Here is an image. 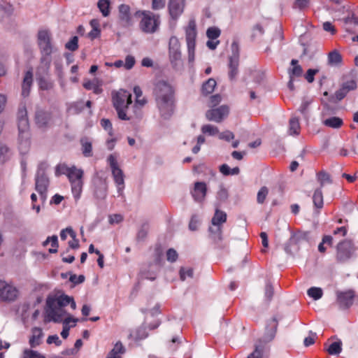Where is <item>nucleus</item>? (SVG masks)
<instances>
[{
  "label": "nucleus",
  "mask_w": 358,
  "mask_h": 358,
  "mask_svg": "<svg viewBox=\"0 0 358 358\" xmlns=\"http://www.w3.org/2000/svg\"><path fill=\"white\" fill-rule=\"evenodd\" d=\"M153 95L161 115L169 117L175 108V90L165 80L157 81L154 86Z\"/></svg>",
  "instance_id": "obj_1"
},
{
  "label": "nucleus",
  "mask_w": 358,
  "mask_h": 358,
  "mask_svg": "<svg viewBox=\"0 0 358 358\" xmlns=\"http://www.w3.org/2000/svg\"><path fill=\"white\" fill-rule=\"evenodd\" d=\"M17 120L19 131V150L21 153L24 154L27 152L31 145L29 123L25 105H22L19 107L17 113Z\"/></svg>",
  "instance_id": "obj_2"
},
{
  "label": "nucleus",
  "mask_w": 358,
  "mask_h": 358,
  "mask_svg": "<svg viewBox=\"0 0 358 358\" xmlns=\"http://www.w3.org/2000/svg\"><path fill=\"white\" fill-rule=\"evenodd\" d=\"M112 101L119 119L122 120L133 119V117L127 113L129 106L132 103L131 94L129 92L121 89L117 92H113Z\"/></svg>",
  "instance_id": "obj_3"
},
{
  "label": "nucleus",
  "mask_w": 358,
  "mask_h": 358,
  "mask_svg": "<svg viewBox=\"0 0 358 358\" xmlns=\"http://www.w3.org/2000/svg\"><path fill=\"white\" fill-rule=\"evenodd\" d=\"M37 39L38 45L41 54V64L46 69H48L52 62L51 55L55 50V48L52 44L51 34L48 30H40L38 33Z\"/></svg>",
  "instance_id": "obj_4"
},
{
  "label": "nucleus",
  "mask_w": 358,
  "mask_h": 358,
  "mask_svg": "<svg viewBox=\"0 0 358 358\" xmlns=\"http://www.w3.org/2000/svg\"><path fill=\"white\" fill-rule=\"evenodd\" d=\"M136 17H141L139 27L145 34H153L157 31L160 24L159 15L150 10H137L134 13Z\"/></svg>",
  "instance_id": "obj_5"
},
{
  "label": "nucleus",
  "mask_w": 358,
  "mask_h": 358,
  "mask_svg": "<svg viewBox=\"0 0 358 358\" xmlns=\"http://www.w3.org/2000/svg\"><path fill=\"white\" fill-rule=\"evenodd\" d=\"M108 163L111 169L114 182L117 186L119 194H122L124 188V174L120 168L116 157L111 154L108 157Z\"/></svg>",
  "instance_id": "obj_6"
},
{
  "label": "nucleus",
  "mask_w": 358,
  "mask_h": 358,
  "mask_svg": "<svg viewBox=\"0 0 358 358\" xmlns=\"http://www.w3.org/2000/svg\"><path fill=\"white\" fill-rule=\"evenodd\" d=\"M34 122L38 129L46 131L54 124L52 112L41 107H36L34 116Z\"/></svg>",
  "instance_id": "obj_7"
},
{
  "label": "nucleus",
  "mask_w": 358,
  "mask_h": 358,
  "mask_svg": "<svg viewBox=\"0 0 358 358\" xmlns=\"http://www.w3.org/2000/svg\"><path fill=\"white\" fill-rule=\"evenodd\" d=\"M49 186V179L43 170L39 168L35 178V189L44 202L47 199V192Z\"/></svg>",
  "instance_id": "obj_8"
},
{
  "label": "nucleus",
  "mask_w": 358,
  "mask_h": 358,
  "mask_svg": "<svg viewBox=\"0 0 358 358\" xmlns=\"http://www.w3.org/2000/svg\"><path fill=\"white\" fill-rule=\"evenodd\" d=\"M357 87V83L355 78L345 76L343 78L340 88L335 92L334 96L336 100L341 101L350 92L355 90Z\"/></svg>",
  "instance_id": "obj_9"
},
{
  "label": "nucleus",
  "mask_w": 358,
  "mask_h": 358,
  "mask_svg": "<svg viewBox=\"0 0 358 358\" xmlns=\"http://www.w3.org/2000/svg\"><path fill=\"white\" fill-rule=\"evenodd\" d=\"M18 290L13 285L0 280V301L11 302L16 300Z\"/></svg>",
  "instance_id": "obj_10"
},
{
  "label": "nucleus",
  "mask_w": 358,
  "mask_h": 358,
  "mask_svg": "<svg viewBox=\"0 0 358 358\" xmlns=\"http://www.w3.org/2000/svg\"><path fill=\"white\" fill-rule=\"evenodd\" d=\"M278 326V321L275 317H272L266 322L263 336L257 341L266 345L271 342L276 334Z\"/></svg>",
  "instance_id": "obj_11"
},
{
  "label": "nucleus",
  "mask_w": 358,
  "mask_h": 358,
  "mask_svg": "<svg viewBox=\"0 0 358 358\" xmlns=\"http://www.w3.org/2000/svg\"><path fill=\"white\" fill-rule=\"evenodd\" d=\"M353 251V243L351 241L344 240L338 243L336 246V260L338 262H345L349 259Z\"/></svg>",
  "instance_id": "obj_12"
},
{
  "label": "nucleus",
  "mask_w": 358,
  "mask_h": 358,
  "mask_svg": "<svg viewBox=\"0 0 358 358\" xmlns=\"http://www.w3.org/2000/svg\"><path fill=\"white\" fill-rule=\"evenodd\" d=\"M355 296V292L353 289L336 292L337 303L343 310L348 309L353 305Z\"/></svg>",
  "instance_id": "obj_13"
},
{
  "label": "nucleus",
  "mask_w": 358,
  "mask_h": 358,
  "mask_svg": "<svg viewBox=\"0 0 358 358\" xmlns=\"http://www.w3.org/2000/svg\"><path fill=\"white\" fill-rule=\"evenodd\" d=\"M227 221V214L224 211H222L219 209H216L215 214L212 218L211 222L215 226L216 230L215 231V235L213 237L215 241H220L222 240V228L221 224L226 222Z\"/></svg>",
  "instance_id": "obj_14"
},
{
  "label": "nucleus",
  "mask_w": 358,
  "mask_h": 358,
  "mask_svg": "<svg viewBox=\"0 0 358 358\" xmlns=\"http://www.w3.org/2000/svg\"><path fill=\"white\" fill-rule=\"evenodd\" d=\"M180 44L176 36H171L169 40V57L173 65H177L181 60Z\"/></svg>",
  "instance_id": "obj_15"
},
{
  "label": "nucleus",
  "mask_w": 358,
  "mask_h": 358,
  "mask_svg": "<svg viewBox=\"0 0 358 358\" xmlns=\"http://www.w3.org/2000/svg\"><path fill=\"white\" fill-rule=\"evenodd\" d=\"M229 114V108L227 106H221L217 108L207 110L206 117L208 120L215 122H221Z\"/></svg>",
  "instance_id": "obj_16"
},
{
  "label": "nucleus",
  "mask_w": 358,
  "mask_h": 358,
  "mask_svg": "<svg viewBox=\"0 0 358 358\" xmlns=\"http://www.w3.org/2000/svg\"><path fill=\"white\" fill-rule=\"evenodd\" d=\"M185 39L187 47L192 48L196 45V38L197 36L196 24L194 19H190L187 26L185 27Z\"/></svg>",
  "instance_id": "obj_17"
},
{
  "label": "nucleus",
  "mask_w": 358,
  "mask_h": 358,
  "mask_svg": "<svg viewBox=\"0 0 358 358\" xmlns=\"http://www.w3.org/2000/svg\"><path fill=\"white\" fill-rule=\"evenodd\" d=\"M168 7L171 18L176 20L184 11L185 0H169Z\"/></svg>",
  "instance_id": "obj_18"
},
{
  "label": "nucleus",
  "mask_w": 358,
  "mask_h": 358,
  "mask_svg": "<svg viewBox=\"0 0 358 358\" xmlns=\"http://www.w3.org/2000/svg\"><path fill=\"white\" fill-rule=\"evenodd\" d=\"M119 20L122 26L128 27L132 25V17L129 6L127 4H120L118 7Z\"/></svg>",
  "instance_id": "obj_19"
},
{
  "label": "nucleus",
  "mask_w": 358,
  "mask_h": 358,
  "mask_svg": "<svg viewBox=\"0 0 358 358\" xmlns=\"http://www.w3.org/2000/svg\"><path fill=\"white\" fill-rule=\"evenodd\" d=\"M207 193V187L203 182H196L192 192V196L197 202H202Z\"/></svg>",
  "instance_id": "obj_20"
},
{
  "label": "nucleus",
  "mask_w": 358,
  "mask_h": 358,
  "mask_svg": "<svg viewBox=\"0 0 358 358\" xmlns=\"http://www.w3.org/2000/svg\"><path fill=\"white\" fill-rule=\"evenodd\" d=\"M48 307L49 308L48 316L51 317V320L55 322H61L66 313L64 308L57 305Z\"/></svg>",
  "instance_id": "obj_21"
},
{
  "label": "nucleus",
  "mask_w": 358,
  "mask_h": 358,
  "mask_svg": "<svg viewBox=\"0 0 358 358\" xmlns=\"http://www.w3.org/2000/svg\"><path fill=\"white\" fill-rule=\"evenodd\" d=\"M33 83V73L29 70L25 73L22 84V96L27 97L29 95L31 87Z\"/></svg>",
  "instance_id": "obj_22"
},
{
  "label": "nucleus",
  "mask_w": 358,
  "mask_h": 358,
  "mask_svg": "<svg viewBox=\"0 0 358 358\" xmlns=\"http://www.w3.org/2000/svg\"><path fill=\"white\" fill-rule=\"evenodd\" d=\"M85 89L87 90H92L96 94H100L103 92L102 81L98 78H94L93 80H85L83 84Z\"/></svg>",
  "instance_id": "obj_23"
},
{
  "label": "nucleus",
  "mask_w": 358,
  "mask_h": 358,
  "mask_svg": "<svg viewBox=\"0 0 358 358\" xmlns=\"http://www.w3.org/2000/svg\"><path fill=\"white\" fill-rule=\"evenodd\" d=\"M71 301V297L62 294L57 298H50L48 297L46 301V304L48 306H52L54 305H57L58 306L65 307L69 305Z\"/></svg>",
  "instance_id": "obj_24"
},
{
  "label": "nucleus",
  "mask_w": 358,
  "mask_h": 358,
  "mask_svg": "<svg viewBox=\"0 0 358 358\" xmlns=\"http://www.w3.org/2000/svg\"><path fill=\"white\" fill-rule=\"evenodd\" d=\"M31 334L32 335L29 338V343L31 348H36L41 344L43 333L41 328L34 327L31 329Z\"/></svg>",
  "instance_id": "obj_25"
},
{
  "label": "nucleus",
  "mask_w": 358,
  "mask_h": 358,
  "mask_svg": "<svg viewBox=\"0 0 358 358\" xmlns=\"http://www.w3.org/2000/svg\"><path fill=\"white\" fill-rule=\"evenodd\" d=\"M125 348L120 341L117 342L113 348L108 352L107 358H122L124 354Z\"/></svg>",
  "instance_id": "obj_26"
},
{
  "label": "nucleus",
  "mask_w": 358,
  "mask_h": 358,
  "mask_svg": "<svg viewBox=\"0 0 358 358\" xmlns=\"http://www.w3.org/2000/svg\"><path fill=\"white\" fill-rule=\"evenodd\" d=\"M238 57H230L229 64V77L233 80L236 78L238 73Z\"/></svg>",
  "instance_id": "obj_27"
},
{
  "label": "nucleus",
  "mask_w": 358,
  "mask_h": 358,
  "mask_svg": "<svg viewBox=\"0 0 358 358\" xmlns=\"http://www.w3.org/2000/svg\"><path fill=\"white\" fill-rule=\"evenodd\" d=\"M343 57L339 52L334 50L328 54V64L330 66H338L342 64Z\"/></svg>",
  "instance_id": "obj_28"
},
{
  "label": "nucleus",
  "mask_w": 358,
  "mask_h": 358,
  "mask_svg": "<svg viewBox=\"0 0 358 358\" xmlns=\"http://www.w3.org/2000/svg\"><path fill=\"white\" fill-rule=\"evenodd\" d=\"M71 185V192L76 201H78L81 196L83 191V182L82 180H73L70 182Z\"/></svg>",
  "instance_id": "obj_29"
},
{
  "label": "nucleus",
  "mask_w": 358,
  "mask_h": 358,
  "mask_svg": "<svg viewBox=\"0 0 358 358\" xmlns=\"http://www.w3.org/2000/svg\"><path fill=\"white\" fill-rule=\"evenodd\" d=\"M323 124L333 129H339L343 124V121L341 118L338 117H331L324 120Z\"/></svg>",
  "instance_id": "obj_30"
},
{
  "label": "nucleus",
  "mask_w": 358,
  "mask_h": 358,
  "mask_svg": "<svg viewBox=\"0 0 358 358\" xmlns=\"http://www.w3.org/2000/svg\"><path fill=\"white\" fill-rule=\"evenodd\" d=\"M313 202L314 206L320 210L323 208L324 206V200H323V194L321 188L316 189L314 192L313 196Z\"/></svg>",
  "instance_id": "obj_31"
},
{
  "label": "nucleus",
  "mask_w": 358,
  "mask_h": 358,
  "mask_svg": "<svg viewBox=\"0 0 358 358\" xmlns=\"http://www.w3.org/2000/svg\"><path fill=\"white\" fill-rule=\"evenodd\" d=\"M83 171L82 169H77L75 166L71 167V170L67 175L69 182L73 180H82L83 177Z\"/></svg>",
  "instance_id": "obj_32"
},
{
  "label": "nucleus",
  "mask_w": 358,
  "mask_h": 358,
  "mask_svg": "<svg viewBox=\"0 0 358 358\" xmlns=\"http://www.w3.org/2000/svg\"><path fill=\"white\" fill-rule=\"evenodd\" d=\"M107 185L105 182L100 181V183L96 186L94 194L97 199H104L106 196Z\"/></svg>",
  "instance_id": "obj_33"
},
{
  "label": "nucleus",
  "mask_w": 358,
  "mask_h": 358,
  "mask_svg": "<svg viewBox=\"0 0 358 358\" xmlns=\"http://www.w3.org/2000/svg\"><path fill=\"white\" fill-rule=\"evenodd\" d=\"M217 85L215 79L209 78L206 81L201 87V92L203 95H208L211 94Z\"/></svg>",
  "instance_id": "obj_34"
},
{
  "label": "nucleus",
  "mask_w": 358,
  "mask_h": 358,
  "mask_svg": "<svg viewBox=\"0 0 358 358\" xmlns=\"http://www.w3.org/2000/svg\"><path fill=\"white\" fill-rule=\"evenodd\" d=\"M300 124L299 119L292 117L289 121V134L290 135H299L300 133Z\"/></svg>",
  "instance_id": "obj_35"
},
{
  "label": "nucleus",
  "mask_w": 358,
  "mask_h": 358,
  "mask_svg": "<svg viewBox=\"0 0 358 358\" xmlns=\"http://www.w3.org/2000/svg\"><path fill=\"white\" fill-rule=\"evenodd\" d=\"M266 346L261 342L257 341L255 350L248 355V358H262Z\"/></svg>",
  "instance_id": "obj_36"
},
{
  "label": "nucleus",
  "mask_w": 358,
  "mask_h": 358,
  "mask_svg": "<svg viewBox=\"0 0 358 358\" xmlns=\"http://www.w3.org/2000/svg\"><path fill=\"white\" fill-rule=\"evenodd\" d=\"M82 145V152L85 157H91L92 155V145L87 138H82L80 140Z\"/></svg>",
  "instance_id": "obj_37"
},
{
  "label": "nucleus",
  "mask_w": 358,
  "mask_h": 358,
  "mask_svg": "<svg viewBox=\"0 0 358 358\" xmlns=\"http://www.w3.org/2000/svg\"><path fill=\"white\" fill-rule=\"evenodd\" d=\"M317 178L320 184L321 189L324 186L326 183L331 184L332 182L330 175L324 171L318 172L317 173Z\"/></svg>",
  "instance_id": "obj_38"
},
{
  "label": "nucleus",
  "mask_w": 358,
  "mask_h": 358,
  "mask_svg": "<svg viewBox=\"0 0 358 358\" xmlns=\"http://www.w3.org/2000/svg\"><path fill=\"white\" fill-rule=\"evenodd\" d=\"M110 0H99L97 6L103 16L107 17L110 14Z\"/></svg>",
  "instance_id": "obj_39"
},
{
  "label": "nucleus",
  "mask_w": 358,
  "mask_h": 358,
  "mask_svg": "<svg viewBox=\"0 0 358 358\" xmlns=\"http://www.w3.org/2000/svg\"><path fill=\"white\" fill-rule=\"evenodd\" d=\"M291 64L293 66V68L289 70V77L301 76L303 73V69L302 67L298 64V60L292 59L291 61Z\"/></svg>",
  "instance_id": "obj_40"
},
{
  "label": "nucleus",
  "mask_w": 358,
  "mask_h": 358,
  "mask_svg": "<svg viewBox=\"0 0 358 358\" xmlns=\"http://www.w3.org/2000/svg\"><path fill=\"white\" fill-rule=\"evenodd\" d=\"M49 243H51L52 248L49 249L50 253H55L58 249V240L57 236H52L48 237V238L43 242V245L46 246Z\"/></svg>",
  "instance_id": "obj_41"
},
{
  "label": "nucleus",
  "mask_w": 358,
  "mask_h": 358,
  "mask_svg": "<svg viewBox=\"0 0 358 358\" xmlns=\"http://www.w3.org/2000/svg\"><path fill=\"white\" fill-rule=\"evenodd\" d=\"M71 322H73L74 323H76L77 322V320L73 319V318H72L71 317H66L64 320V322H63L64 327H63V329H62V331L61 332V336L64 339H66L69 336V329H70V327L69 326V324Z\"/></svg>",
  "instance_id": "obj_42"
},
{
  "label": "nucleus",
  "mask_w": 358,
  "mask_h": 358,
  "mask_svg": "<svg viewBox=\"0 0 358 358\" xmlns=\"http://www.w3.org/2000/svg\"><path fill=\"white\" fill-rule=\"evenodd\" d=\"M308 295L315 300H318L322 298L323 292L322 289L320 287H312L308 289Z\"/></svg>",
  "instance_id": "obj_43"
},
{
  "label": "nucleus",
  "mask_w": 358,
  "mask_h": 358,
  "mask_svg": "<svg viewBox=\"0 0 358 358\" xmlns=\"http://www.w3.org/2000/svg\"><path fill=\"white\" fill-rule=\"evenodd\" d=\"M131 336L134 337L136 341L144 339L148 336L146 329L143 327H140L131 334Z\"/></svg>",
  "instance_id": "obj_44"
},
{
  "label": "nucleus",
  "mask_w": 358,
  "mask_h": 358,
  "mask_svg": "<svg viewBox=\"0 0 358 358\" xmlns=\"http://www.w3.org/2000/svg\"><path fill=\"white\" fill-rule=\"evenodd\" d=\"M341 345V341L334 342L328 347L327 350L329 355H338L342 350Z\"/></svg>",
  "instance_id": "obj_45"
},
{
  "label": "nucleus",
  "mask_w": 358,
  "mask_h": 358,
  "mask_svg": "<svg viewBox=\"0 0 358 358\" xmlns=\"http://www.w3.org/2000/svg\"><path fill=\"white\" fill-rule=\"evenodd\" d=\"M268 194V189L266 186L262 187L257 192V202L259 204L264 203Z\"/></svg>",
  "instance_id": "obj_46"
},
{
  "label": "nucleus",
  "mask_w": 358,
  "mask_h": 358,
  "mask_svg": "<svg viewBox=\"0 0 358 358\" xmlns=\"http://www.w3.org/2000/svg\"><path fill=\"white\" fill-rule=\"evenodd\" d=\"M220 29L216 27H210L206 31V36L210 40L217 39L220 36Z\"/></svg>",
  "instance_id": "obj_47"
},
{
  "label": "nucleus",
  "mask_w": 358,
  "mask_h": 358,
  "mask_svg": "<svg viewBox=\"0 0 358 358\" xmlns=\"http://www.w3.org/2000/svg\"><path fill=\"white\" fill-rule=\"evenodd\" d=\"M201 131L203 134H208L210 136H215L219 134V129L217 127L211 124H205L201 127Z\"/></svg>",
  "instance_id": "obj_48"
},
{
  "label": "nucleus",
  "mask_w": 358,
  "mask_h": 358,
  "mask_svg": "<svg viewBox=\"0 0 358 358\" xmlns=\"http://www.w3.org/2000/svg\"><path fill=\"white\" fill-rule=\"evenodd\" d=\"M101 126L108 132V135L113 136V129L111 122L108 119L103 118L100 121Z\"/></svg>",
  "instance_id": "obj_49"
},
{
  "label": "nucleus",
  "mask_w": 358,
  "mask_h": 358,
  "mask_svg": "<svg viewBox=\"0 0 358 358\" xmlns=\"http://www.w3.org/2000/svg\"><path fill=\"white\" fill-rule=\"evenodd\" d=\"M69 235L71 237L72 240L69 241V246L72 249H77L79 248V241L76 238V233L73 230H69Z\"/></svg>",
  "instance_id": "obj_50"
},
{
  "label": "nucleus",
  "mask_w": 358,
  "mask_h": 358,
  "mask_svg": "<svg viewBox=\"0 0 358 358\" xmlns=\"http://www.w3.org/2000/svg\"><path fill=\"white\" fill-rule=\"evenodd\" d=\"M70 170L71 167H69L66 164H59L56 166L55 174L56 176L66 175L67 176Z\"/></svg>",
  "instance_id": "obj_51"
},
{
  "label": "nucleus",
  "mask_w": 358,
  "mask_h": 358,
  "mask_svg": "<svg viewBox=\"0 0 358 358\" xmlns=\"http://www.w3.org/2000/svg\"><path fill=\"white\" fill-rule=\"evenodd\" d=\"M148 231V224L147 223H144L142 224L141 229L138 230L136 238L138 241H143L147 236Z\"/></svg>",
  "instance_id": "obj_52"
},
{
  "label": "nucleus",
  "mask_w": 358,
  "mask_h": 358,
  "mask_svg": "<svg viewBox=\"0 0 358 358\" xmlns=\"http://www.w3.org/2000/svg\"><path fill=\"white\" fill-rule=\"evenodd\" d=\"M9 158V149L6 145H0V164H3Z\"/></svg>",
  "instance_id": "obj_53"
},
{
  "label": "nucleus",
  "mask_w": 358,
  "mask_h": 358,
  "mask_svg": "<svg viewBox=\"0 0 358 358\" xmlns=\"http://www.w3.org/2000/svg\"><path fill=\"white\" fill-rule=\"evenodd\" d=\"M78 38L73 36L68 43H66L65 48L69 50L75 51L78 48Z\"/></svg>",
  "instance_id": "obj_54"
},
{
  "label": "nucleus",
  "mask_w": 358,
  "mask_h": 358,
  "mask_svg": "<svg viewBox=\"0 0 358 358\" xmlns=\"http://www.w3.org/2000/svg\"><path fill=\"white\" fill-rule=\"evenodd\" d=\"M187 277H193V269L191 268H185L181 267L180 269V278L181 280L184 281Z\"/></svg>",
  "instance_id": "obj_55"
},
{
  "label": "nucleus",
  "mask_w": 358,
  "mask_h": 358,
  "mask_svg": "<svg viewBox=\"0 0 358 358\" xmlns=\"http://www.w3.org/2000/svg\"><path fill=\"white\" fill-rule=\"evenodd\" d=\"M23 358H45L36 351L32 350H25L23 354Z\"/></svg>",
  "instance_id": "obj_56"
},
{
  "label": "nucleus",
  "mask_w": 358,
  "mask_h": 358,
  "mask_svg": "<svg viewBox=\"0 0 358 358\" xmlns=\"http://www.w3.org/2000/svg\"><path fill=\"white\" fill-rule=\"evenodd\" d=\"M178 257V255L176 250L170 248L166 252V259L170 262H175Z\"/></svg>",
  "instance_id": "obj_57"
},
{
  "label": "nucleus",
  "mask_w": 358,
  "mask_h": 358,
  "mask_svg": "<svg viewBox=\"0 0 358 358\" xmlns=\"http://www.w3.org/2000/svg\"><path fill=\"white\" fill-rule=\"evenodd\" d=\"M310 0H295L294 8L303 10L309 6Z\"/></svg>",
  "instance_id": "obj_58"
},
{
  "label": "nucleus",
  "mask_w": 358,
  "mask_h": 358,
  "mask_svg": "<svg viewBox=\"0 0 358 358\" xmlns=\"http://www.w3.org/2000/svg\"><path fill=\"white\" fill-rule=\"evenodd\" d=\"M166 0H152V9L157 10L162 9L165 7Z\"/></svg>",
  "instance_id": "obj_59"
},
{
  "label": "nucleus",
  "mask_w": 358,
  "mask_h": 358,
  "mask_svg": "<svg viewBox=\"0 0 358 358\" xmlns=\"http://www.w3.org/2000/svg\"><path fill=\"white\" fill-rule=\"evenodd\" d=\"M319 72L318 69H310L307 71L305 78L309 83H311L314 81V76L316 73Z\"/></svg>",
  "instance_id": "obj_60"
},
{
  "label": "nucleus",
  "mask_w": 358,
  "mask_h": 358,
  "mask_svg": "<svg viewBox=\"0 0 358 358\" xmlns=\"http://www.w3.org/2000/svg\"><path fill=\"white\" fill-rule=\"evenodd\" d=\"M221 100L222 97L220 94H217L215 95H212L210 97L208 106L210 107L216 106L221 102Z\"/></svg>",
  "instance_id": "obj_61"
},
{
  "label": "nucleus",
  "mask_w": 358,
  "mask_h": 358,
  "mask_svg": "<svg viewBox=\"0 0 358 358\" xmlns=\"http://www.w3.org/2000/svg\"><path fill=\"white\" fill-rule=\"evenodd\" d=\"M219 138L226 141H230L234 138V134L230 131H225L219 134Z\"/></svg>",
  "instance_id": "obj_62"
},
{
  "label": "nucleus",
  "mask_w": 358,
  "mask_h": 358,
  "mask_svg": "<svg viewBox=\"0 0 358 358\" xmlns=\"http://www.w3.org/2000/svg\"><path fill=\"white\" fill-rule=\"evenodd\" d=\"M85 276L83 275H80L77 276L76 274H71L69 280L73 283L74 285H78L83 282L85 281Z\"/></svg>",
  "instance_id": "obj_63"
},
{
  "label": "nucleus",
  "mask_w": 358,
  "mask_h": 358,
  "mask_svg": "<svg viewBox=\"0 0 358 358\" xmlns=\"http://www.w3.org/2000/svg\"><path fill=\"white\" fill-rule=\"evenodd\" d=\"M228 197V192L227 190L224 188L221 187L220 190L217 193V199L220 201H224Z\"/></svg>",
  "instance_id": "obj_64"
}]
</instances>
